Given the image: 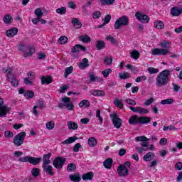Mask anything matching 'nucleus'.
I'll return each mask as SVG.
<instances>
[{"instance_id": "obj_38", "label": "nucleus", "mask_w": 182, "mask_h": 182, "mask_svg": "<svg viewBox=\"0 0 182 182\" xmlns=\"http://www.w3.org/2000/svg\"><path fill=\"white\" fill-rule=\"evenodd\" d=\"M79 106L80 107H83V106H85V107H89L90 102L87 100H83L79 103Z\"/></svg>"}, {"instance_id": "obj_24", "label": "nucleus", "mask_w": 182, "mask_h": 182, "mask_svg": "<svg viewBox=\"0 0 182 182\" xmlns=\"http://www.w3.org/2000/svg\"><path fill=\"white\" fill-rule=\"evenodd\" d=\"M103 164L105 168L110 169L112 168V166H113V160L110 158H108L103 162Z\"/></svg>"}, {"instance_id": "obj_37", "label": "nucleus", "mask_w": 182, "mask_h": 182, "mask_svg": "<svg viewBox=\"0 0 182 182\" xmlns=\"http://www.w3.org/2000/svg\"><path fill=\"white\" fill-rule=\"evenodd\" d=\"M136 150L137 153H139V154H141V153H143V151H149V147L136 146Z\"/></svg>"}, {"instance_id": "obj_15", "label": "nucleus", "mask_w": 182, "mask_h": 182, "mask_svg": "<svg viewBox=\"0 0 182 182\" xmlns=\"http://www.w3.org/2000/svg\"><path fill=\"white\" fill-rule=\"evenodd\" d=\"M61 102H64V106L68 108V110H73V103L70 102V98L68 97H65L61 99Z\"/></svg>"}, {"instance_id": "obj_17", "label": "nucleus", "mask_w": 182, "mask_h": 182, "mask_svg": "<svg viewBox=\"0 0 182 182\" xmlns=\"http://www.w3.org/2000/svg\"><path fill=\"white\" fill-rule=\"evenodd\" d=\"M43 107H45V102L42 100H39L37 102V105L33 107V114L36 116H38V114H39V112L36 109H43Z\"/></svg>"}, {"instance_id": "obj_16", "label": "nucleus", "mask_w": 182, "mask_h": 182, "mask_svg": "<svg viewBox=\"0 0 182 182\" xmlns=\"http://www.w3.org/2000/svg\"><path fill=\"white\" fill-rule=\"evenodd\" d=\"M33 79H35V73L29 72L27 75V78H24L25 85H28L29 86L33 85Z\"/></svg>"}, {"instance_id": "obj_19", "label": "nucleus", "mask_w": 182, "mask_h": 182, "mask_svg": "<svg viewBox=\"0 0 182 182\" xmlns=\"http://www.w3.org/2000/svg\"><path fill=\"white\" fill-rule=\"evenodd\" d=\"M172 16H180L182 14V7H173L171 9Z\"/></svg>"}, {"instance_id": "obj_25", "label": "nucleus", "mask_w": 182, "mask_h": 182, "mask_svg": "<svg viewBox=\"0 0 182 182\" xmlns=\"http://www.w3.org/2000/svg\"><path fill=\"white\" fill-rule=\"evenodd\" d=\"M90 95L92 96H105V93L103 90H92L90 92Z\"/></svg>"}, {"instance_id": "obj_18", "label": "nucleus", "mask_w": 182, "mask_h": 182, "mask_svg": "<svg viewBox=\"0 0 182 182\" xmlns=\"http://www.w3.org/2000/svg\"><path fill=\"white\" fill-rule=\"evenodd\" d=\"M42 168L47 174H49V176H55L53 166L50 165H42Z\"/></svg>"}, {"instance_id": "obj_23", "label": "nucleus", "mask_w": 182, "mask_h": 182, "mask_svg": "<svg viewBox=\"0 0 182 182\" xmlns=\"http://www.w3.org/2000/svg\"><path fill=\"white\" fill-rule=\"evenodd\" d=\"M17 34H18V28H14L13 29L8 30L6 33V36H8L9 38H13V36H15Z\"/></svg>"}, {"instance_id": "obj_52", "label": "nucleus", "mask_w": 182, "mask_h": 182, "mask_svg": "<svg viewBox=\"0 0 182 182\" xmlns=\"http://www.w3.org/2000/svg\"><path fill=\"white\" fill-rule=\"evenodd\" d=\"M146 80H147V77H146V75H142L136 77L135 82H136V83H140V82H144Z\"/></svg>"}, {"instance_id": "obj_35", "label": "nucleus", "mask_w": 182, "mask_h": 182, "mask_svg": "<svg viewBox=\"0 0 182 182\" xmlns=\"http://www.w3.org/2000/svg\"><path fill=\"white\" fill-rule=\"evenodd\" d=\"M88 144L90 147H95V146L97 144V141L96 139H95V137H91L88 139Z\"/></svg>"}, {"instance_id": "obj_14", "label": "nucleus", "mask_w": 182, "mask_h": 182, "mask_svg": "<svg viewBox=\"0 0 182 182\" xmlns=\"http://www.w3.org/2000/svg\"><path fill=\"white\" fill-rule=\"evenodd\" d=\"M135 16L136 19L139 21V22L149 23V21H150V18H149V16L144 15L140 11H137L135 14Z\"/></svg>"}, {"instance_id": "obj_44", "label": "nucleus", "mask_w": 182, "mask_h": 182, "mask_svg": "<svg viewBox=\"0 0 182 182\" xmlns=\"http://www.w3.org/2000/svg\"><path fill=\"white\" fill-rule=\"evenodd\" d=\"M101 5H113L114 0H100Z\"/></svg>"}, {"instance_id": "obj_3", "label": "nucleus", "mask_w": 182, "mask_h": 182, "mask_svg": "<svg viewBox=\"0 0 182 182\" xmlns=\"http://www.w3.org/2000/svg\"><path fill=\"white\" fill-rule=\"evenodd\" d=\"M151 118L146 117H139L138 115H132L129 118L128 123L132 126H136V124H144L150 123Z\"/></svg>"}, {"instance_id": "obj_2", "label": "nucleus", "mask_w": 182, "mask_h": 182, "mask_svg": "<svg viewBox=\"0 0 182 182\" xmlns=\"http://www.w3.org/2000/svg\"><path fill=\"white\" fill-rule=\"evenodd\" d=\"M170 75H171V72L169 70H164L161 72L156 78V86L158 87L167 86L170 79Z\"/></svg>"}, {"instance_id": "obj_1", "label": "nucleus", "mask_w": 182, "mask_h": 182, "mask_svg": "<svg viewBox=\"0 0 182 182\" xmlns=\"http://www.w3.org/2000/svg\"><path fill=\"white\" fill-rule=\"evenodd\" d=\"M161 48H154L151 50V53L154 56H166L168 55V50L171 48V43L167 41H163L160 43Z\"/></svg>"}, {"instance_id": "obj_42", "label": "nucleus", "mask_w": 182, "mask_h": 182, "mask_svg": "<svg viewBox=\"0 0 182 182\" xmlns=\"http://www.w3.org/2000/svg\"><path fill=\"white\" fill-rule=\"evenodd\" d=\"M80 41L84 43L90 42V37H89L87 35L81 36L80 37Z\"/></svg>"}, {"instance_id": "obj_29", "label": "nucleus", "mask_w": 182, "mask_h": 182, "mask_svg": "<svg viewBox=\"0 0 182 182\" xmlns=\"http://www.w3.org/2000/svg\"><path fill=\"white\" fill-rule=\"evenodd\" d=\"M67 124L70 130H77V127H79V126H77V124L73 122V121L68 122Z\"/></svg>"}, {"instance_id": "obj_49", "label": "nucleus", "mask_w": 182, "mask_h": 182, "mask_svg": "<svg viewBox=\"0 0 182 182\" xmlns=\"http://www.w3.org/2000/svg\"><path fill=\"white\" fill-rule=\"evenodd\" d=\"M46 126L48 130H53V129L55 127V122L50 121L46 123Z\"/></svg>"}, {"instance_id": "obj_32", "label": "nucleus", "mask_w": 182, "mask_h": 182, "mask_svg": "<svg viewBox=\"0 0 182 182\" xmlns=\"http://www.w3.org/2000/svg\"><path fill=\"white\" fill-rule=\"evenodd\" d=\"M41 83L42 85H45V83H46V85H49L50 83H52V77H45L43 76L41 77Z\"/></svg>"}, {"instance_id": "obj_11", "label": "nucleus", "mask_w": 182, "mask_h": 182, "mask_svg": "<svg viewBox=\"0 0 182 182\" xmlns=\"http://www.w3.org/2000/svg\"><path fill=\"white\" fill-rule=\"evenodd\" d=\"M4 105V100L0 98V117H6V114L9 113V107Z\"/></svg>"}, {"instance_id": "obj_53", "label": "nucleus", "mask_w": 182, "mask_h": 182, "mask_svg": "<svg viewBox=\"0 0 182 182\" xmlns=\"http://www.w3.org/2000/svg\"><path fill=\"white\" fill-rule=\"evenodd\" d=\"M112 73V69H107L102 71V75H103L104 77H109V75Z\"/></svg>"}, {"instance_id": "obj_64", "label": "nucleus", "mask_w": 182, "mask_h": 182, "mask_svg": "<svg viewBox=\"0 0 182 182\" xmlns=\"http://www.w3.org/2000/svg\"><path fill=\"white\" fill-rule=\"evenodd\" d=\"M80 147H82V145L80 143L76 144L73 148L75 153H77Z\"/></svg>"}, {"instance_id": "obj_5", "label": "nucleus", "mask_w": 182, "mask_h": 182, "mask_svg": "<svg viewBox=\"0 0 182 182\" xmlns=\"http://www.w3.org/2000/svg\"><path fill=\"white\" fill-rule=\"evenodd\" d=\"M18 161H21V163H30L33 166H37V164H39L41 161H42V158H36L32 157L31 156H26L20 157L18 159Z\"/></svg>"}, {"instance_id": "obj_58", "label": "nucleus", "mask_w": 182, "mask_h": 182, "mask_svg": "<svg viewBox=\"0 0 182 182\" xmlns=\"http://www.w3.org/2000/svg\"><path fill=\"white\" fill-rule=\"evenodd\" d=\"M95 116L99 119L100 123L102 124L103 123V118L100 116V109H97Z\"/></svg>"}, {"instance_id": "obj_36", "label": "nucleus", "mask_w": 182, "mask_h": 182, "mask_svg": "<svg viewBox=\"0 0 182 182\" xmlns=\"http://www.w3.org/2000/svg\"><path fill=\"white\" fill-rule=\"evenodd\" d=\"M68 37L63 36L59 38L58 43L60 45H65V43H68Z\"/></svg>"}, {"instance_id": "obj_55", "label": "nucleus", "mask_w": 182, "mask_h": 182, "mask_svg": "<svg viewBox=\"0 0 182 182\" xmlns=\"http://www.w3.org/2000/svg\"><path fill=\"white\" fill-rule=\"evenodd\" d=\"M119 77L120 79H129L130 74H129V73H119Z\"/></svg>"}, {"instance_id": "obj_26", "label": "nucleus", "mask_w": 182, "mask_h": 182, "mask_svg": "<svg viewBox=\"0 0 182 182\" xmlns=\"http://www.w3.org/2000/svg\"><path fill=\"white\" fill-rule=\"evenodd\" d=\"M72 23L76 29H80L82 28V22H80L77 18H73L72 19Z\"/></svg>"}, {"instance_id": "obj_8", "label": "nucleus", "mask_w": 182, "mask_h": 182, "mask_svg": "<svg viewBox=\"0 0 182 182\" xmlns=\"http://www.w3.org/2000/svg\"><path fill=\"white\" fill-rule=\"evenodd\" d=\"M130 164H131L130 162H126L125 165L124 164L119 165L117 171L119 176H120V177H126V176L129 174V168H127V166L130 167Z\"/></svg>"}, {"instance_id": "obj_7", "label": "nucleus", "mask_w": 182, "mask_h": 182, "mask_svg": "<svg viewBox=\"0 0 182 182\" xmlns=\"http://www.w3.org/2000/svg\"><path fill=\"white\" fill-rule=\"evenodd\" d=\"M129 25V18L127 16H124L119 18L116 21L114 26V29H119L122 26H127Z\"/></svg>"}, {"instance_id": "obj_12", "label": "nucleus", "mask_w": 182, "mask_h": 182, "mask_svg": "<svg viewBox=\"0 0 182 182\" xmlns=\"http://www.w3.org/2000/svg\"><path fill=\"white\" fill-rule=\"evenodd\" d=\"M111 119H112V123L116 129H120L122 127V119L116 114H110Z\"/></svg>"}, {"instance_id": "obj_62", "label": "nucleus", "mask_w": 182, "mask_h": 182, "mask_svg": "<svg viewBox=\"0 0 182 182\" xmlns=\"http://www.w3.org/2000/svg\"><path fill=\"white\" fill-rule=\"evenodd\" d=\"M112 19V16L110 15H107L105 16L104 18V25H107L110 22V20Z\"/></svg>"}, {"instance_id": "obj_30", "label": "nucleus", "mask_w": 182, "mask_h": 182, "mask_svg": "<svg viewBox=\"0 0 182 182\" xmlns=\"http://www.w3.org/2000/svg\"><path fill=\"white\" fill-rule=\"evenodd\" d=\"M94 173L93 172L84 173L82 176V180L87 181V180H92L93 178Z\"/></svg>"}, {"instance_id": "obj_31", "label": "nucleus", "mask_w": 182, "mask_h": 182, "mask_svg": "<svg viewBox=\"0 0 182 182\" xmlns=\"http://www.w3.org/2000/svg\"><path fill=\"white\" fill-rule=\"evenodd\" d=\"M70 180L71 181H74V182H79L81 180L80 176L79 175V173H75L74 175H70Z\"/></svg>"}, {"instance_id": "obj_46", "label": "nucleus", "mask_w": 182, "mask_h": 182, "mask_svg": "<svg viewBox=\"0 0 182 182\" xmlns=\"http://www.w3.org/2000/svg\"><path fill=\"white\" fill-rule=\"evenodd\" d=\"M136 141H149L150 139H148L147 137L144 136H136L135 138Z\"/></svg>"}, {"instance_id": "obj_54", "label": "nucleus", "mask_w": 182, "mask_h": 182, "mask_svg": "<svg viewBox=\"0 0 182 182\" xmlns=\"http://www.w3.org/2000/svg\"><path fill=\"white\" fill-rule=\"evenodd\" d=\"M35 15H36L37 18H42L43 16V13L42 12V10L41 9H37L34 11Z\"/></svg>"}, {"instance_id": "obj_6", "label": "nucleus", "mask_w": 182, "mask_h": 182, "mask_svg": "<svg viewBox=\"0 0 182 182\" xmlns=\"http://www.w3.org/2000/svg\"><path fill=\"white\" fill-rule=\"evenodd\" d=\"M4 72L7 73L6 75V80L8 82L12 85V86H18L19 85V81L16 80L15 76L12 75V69L11 68H7V69H4Z\"/></svg>"}, {"instance_id": "obj_51", "label": "nucleus", "mask_w": 182, "mask_h": 182, "mask_svg": "<svg viewBox=\"0 0 182 182\" xmlns=\"http://www.w3.org/2000/svg\"><path fill=\"white\" fill-rule=\"evenodd\" d=\"M67 170L68 171H75V170H76V165L75 164H68Z\"/></svg>"}, {"instance_id": "obj_22", "label": "nucleus", "mask_w": 182, "mask_h": 182, "mask_svg": "<svg viewBox=\"0 0 182 182\" xmlns=\"http://www.w3.org/2000/svg\"><path fill=\"white\" fill-rule=\"evenodd\" d=\"M79 68L81 70L86 69V68H89V60H87V58H83L82 62L79 64Z\"/></svg>"}, {"instance_id": "obj_27", "label": "nucleus", "mask_w": 182, "mask_h": 182, "mask_svg": "<svg viewBox=\"0 0 182 182\" xmlns=\"http://www.w3.org/2000/svg\"><path fill=\"white\" fill-rule=\"evenodd\" d=\"M154 157H155L154 153L149 152L144 156V161H151V160H153Z\"/></svg>"}, {"instance_id": "obj_48", "label": "nucleus", "mask_w": 182, "mask_h": 182, "mask_svg": "<svg viewBox=\"0 0 182 182\" xmlns=\"http://www.w3.org/2000/svg\"><path fill=\"white\" fill-rule=\"evenodd\" d=\"M114 105L119 109H123V103H122V102L119 99H116L114 100Z\"/></svg>"}, {"instance_id": "obj_45", "label": "nucleus", "mask_w": 182, "mask_h": 182, "mask_svg": "<svg viewBox=\"0 0 182 182\" xmlns=\"http://www.w3.org/2000/svg\"><path fill=\"white\" fill-rule=\"evenodd\" d=\"M104 62L107 65H110L113 62V58L111 56L105 57L104 59Z\"/></svg>"}, {"instance_id": "obj_59", "label": "nucleus", "mask_w": 182, "mask_h": 182, "mask_svg": "<svg viewBox=\"0 0 182 182\" xmlns=\"http://www.w3.org/2000/svg\"><path fill=\"white\" fill-rule=\"evenodd\" d=\"M100 16H102V14L100 13V11H95L92 14L93 19H99V18H100Z\"/></svg>"}, {"instance_id": "obj_39", "label": "nucleus", "mask_w": 182, "mask_h": 182, "mask_svg": "<svg viewBox=\"0 0 182 182\" xmlns=\"http://www.w3.org/2000/svg\"><path fill=\"white\" fill-rule=\"evenodd\" d=\"M96 46L98 50H102L106 46V44L102 41H99L97 42Z\"/></svg>"}, {"instance_id": "obj_40", "label": "nucleus", "mask_w": 182, "mask_h": 182, "mask_svg": "<svg viewBox=\"0 0 182 182\" xmlns=\"http://www.w3.org/2000/svg\"><path fill=\"white\" fill-rule=\"evenodd\" d=\"M35 96V93L33 91L28 90L24 93V97L26 99H32Z\"/></svg>"}, {"instance_id": "obj_13", "label": "nucleus", "mask_w": 182, "mask_h": 182, "mask_svg": "<svg viewBox=\"0 0 182 182\" xmlns=\"http://www.w3.org/2000/svg\"><path fill=\"white\" fill-rule=\"evenodd\" d=\"M129 109L132 110V112H134V113H138V114H147V113H149V109L141 107H134L129 106Z\"/></svg>"}, {"instance_id": "obj_61", "label": "nucleus", "mask_w": 182, "mask_h": 182, "mask_svg": "<svg viewBox=\"0 0 182 182\" xmlns=\"http://www.w3.org/2000/svg\"><path fill=\"white\" fill-rule=\"evenodd\" d=\"M106 39L111 43H117V41L116 40V38L112 36H108L106 37Z\"/></svg>"}, {"instance_id": "obj_33", "label": "nucleus", "mask_w": 182, "mask_h": 182, "mask_svg": "<svg viewBox=\"0 0 182 182\" xmlns=\"http://www.w3.org/2000/svg\"><path fill=\"white\" fill-rule=\"evenodd\" d=\"M131 58H132V59H135V60H136V59H139V58H140V53H139V51H137V50H132L131 53Z\"/></svg>"}, {"instance_id": "obj_43", "label": "nucleus", "mask_w": 182, "mask_h": 182, "mask_svg": "<svg viewBox=\"0 0 182 182\" xmlns=\"http://www.w3.org/2000/svg\"><path fill=\"white\" fill-rule=\"evenodd\" d=\"M174 103V100L171 98L166 99L161 101V105H171Z\"/></svg>"}, {"instance_id": "obj_28", "label": "nucleus", "mask_w": 182, "mask_h": 182, "mask_svg": "<svg viewBox=\"0 0 182 182\" xmlns=\"http://www.w3.org/2000/svg\"><path fill=\"white\" fill-rule=\"evenodd\" d=\"M77 140V137L76 136H71L69 137L68 139L63 141L62 144H72V143H75Z\"/></svg>"}, {"instance_id": "obj_9", "label": "nucleus", "mask_w": 182, "mask_h": 182, "mask_svg": "<svg viewBox=\"0 0 182 182\" xmlns=\"http://www.w3.org/2000/svg\"><path fill=\"white\" fill-rule=\"evenodd\" d=\"M25 137H26V133H25V132H21L14 136L13 143L17 146H22Z\"/></svg>"}, {"instance_id": "obj_41", "label": "nucleus", "mask_w": 182, "mask_h": 182, "mask_svg": "<svg viewBox=\"0 0 182 182\" xmlns=\"http://www.w3.org/2000/svg\"><path fill=\"white\" fill-rule=\"evenodd\" d=\"M41 173V171L38 168H34L31 170V174L33 177H38Z\"/></svg>"}, {"instance_id": "obj_63", "label": "nucleus", "mask_w": 182, "mask_h": 182, "mask_svg": "<svg viewBox=\"0 0 182 182\" xmlns=\"http://www.w3.org/2000/svg\"><path fill=\"white\" fill-rule=\"evenodd\" d=\"M125 103L127 105H131L132 106H136V101L132 99H127L124 100Z\"/></svg>"}, {"instance_id": "obj_21", "label": "nucleus", "mask_w": 182, "mask_h": 182, "mask_svg": "<svg viewBox=\"0 0 182 182\" xmlns=\"http://www.w3.org/2000/svg\"><path fill=\"white\" fill-rule=\"evenodd\" d=\"M86 50V48L82 45L77 44L72 49L71 52L73 53H76V52H85Z\"/></svg>"}, {"instance_id": "obj_20", "label": "nucleus", "mask_w": 182, "mask_h": 182, "mask_svg": "<svg viewBox=\"0 0 182 182\" xmlns=\"http://www.w3.org/2000/svg\"><path fill=\"white\" fill-rule=\"evenodd\" d=\"M50 157H52V153H48L43 156V164L42 166H48L50 164Z\"/></svg>"}, {"instance_id": "obj_57", "label": "nucleus", "mask_w": 182, "mask_h": 182, "mask_svg": "<svg viewBox=\"0 0 182 182\" xmlns=\"http://www.w3.org/2000/svg\"><path fill=\"white\" fill-rule=\"evenodd\" d=\"M4 136L6 137V139H12V137H14V132L11 131H6Z\"/></svg>"}, {"instance_id": "obj_56", "label": "nucleus", "mask_w": 182, "mask_h": 182, "mask_svg": "<svg viewBox=\"0 0 182 182\" xmlns=\"http://www.w3.org/2000/svg\"><path fill=\"white\" fill-rule=\"evenodd\" d=\"M56 12L60 15H64V14H66V8L61 7V8L57 9Z\"/></svg>"}, {"instance_id": "obj_10", "label": "nucleus", "mask_w": 182, "mask_h": 182, "mask_svg": "<svg viewBox=\"0 0 182 182\" xmlns=\"http://www.w3.org/2000/svg\"><path fill=\"white\" fill-rule=\"evenodd\" d=\"M65 163H66V159L58 156L54 159L53 166L55 167V168L60 170V168H63Z\"/></svg>"}, {"instance_id": "obj_4", "label": "nucleus", "mask_w": 182, "mask_h": 182, "mask_svg": "<svg viewBox=\"0 0 182 182\" xmlns=\"http://www.w3.org/2000/svg\"><path fill=\"white\" fill-rule=\"evenodd\" d=\"M18 51L20 53H22L23 58H28L35 53V48L26 46V44L23 43H21L18 45Z\"/></svg>"}, {"instance_id": "obj_47", "label": "nucleus", "mask_w": 182, "mask_h": 182, "mask_svg": "<svg viewBox=\"0 0 182 182\" xmlns=\"http://www.w3.org/2000/svg\"><path fill=\"white\" fill-rule=\"evenodd\" d=\"M73 72V67L70 66L67 68H65V77H68L70 73Z\"/></svg>"}, {"instance_id": "obj_50", "label": "nucleus", "mask_w": 182, "mask_h": 182, "mask_svg": "<svg viewBox=\"0 0 182 182\" xmlns=\"http://www.w3.org/2000/svg\"><path fill=\"white\" fill-rule=\"evenodd\" d=\"M148 72L149 73H150V75H153L154 73H159V72H160V70L157 68H154L152 67L148 68Z\"/></svg>"}, {"instance_id": "obj_60", "label": "nucleus", "mask_w": 182, "mask_h": 182, "mask_svg": "<svg viewBox=\"0 0 182 182\" xmlns=\"http://www.w3.org/2000/svg\"><path fill=\"white\" fill-rule=\"evenodd\" d=\"M11 21H12V17H11V16L9 15H6L4 18V22L5 23H10Z\"/></svg>"}, {"instance_id": "obj_34", "label": "nucleus", "mask_w": 182, "mask_h": 182, "mask_svg": "<svg viewBox=\"0 0 182 182\" xmlns=\"http://www.w3.org/2000/svg\"><path fill=\"white\" fill-rule=\"evenodd\" d=\"M154 28L156 29H164V23L161 21H159L154 23Z\"/></svg>"}]
</instances>
